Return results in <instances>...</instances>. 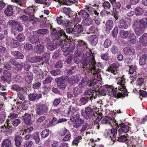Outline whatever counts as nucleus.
<instances>
[{"label":"nucleus","instance_id":"nucleus-48","mask_svg":"<svg viewBox=\"0 0 147 147\" xmlns=\"http://www.w3.org/2000/svg\"><path fill=\"white\" fill-rule=\"evenodd\" d=\"M92 22V21L90 18L85 19L83 20L84 24L86 26L90 25Z\"/></svg>","mask_w":147,"mask_h":147},{"label":"nucleus","instance_id":"nucleus-34","mask_svg":"<svg viewBox=\"0 0 147 147\" xmlns=\"http://www.w3.org/2000/svg\"><path fill=\"white\" fill-rule=\"evenodd\" d=\"M76 111V108L74 107L73 105H72L69 106L68 109L67 113V114H72V115Z\"/></svg>","mask_w":147,"mask_h":147},{"label":"nucleus","instance_id":"nucleus-32","mask_svg":"<svg viewBox=\"0 0 147 147\" xmlns=\"http://www.w3.org/2000/svg\"><path fill=\"white\" fill-rule=\"evenodd\" d=\"M11 89L14 91H16L18 92L20 91L23 92L24 90L23 88H22L20 86L16 84H14L12 85Z\"/></svg>","mask_w":147,"mask_h":147},{"label":"nucleus","instance_id":"nucleus-38","mask_svg":"<svg viewBox=\"0 0 147 147\" xmlns=\"http://www.w3.org/2000/svg\"><path fill=\"white\" fill-rule=\"evenodd\" d=\"M100 89H98V87H97L96 88H94V89L92 90V94H94V95L92 96L91 95V98H95L97 97V92H98L99 94H100Z\"/></svg>","mask_w":147,"mask_h":147},{"label":"nucleus","instance_id":"nucleus-4","mask_svg":"<svg viewBox=\"0 0 147 147\" xmlns=\"http://www.w3.org/2000/svg\"><path fill=\"white\" fill-rule=\"evenodd\" d=\"M133 27L136 34L140 36L147 27V18H144L138 21L134 22Z\"/></svg>","mask_w":147,"mask_h":147},{"label":"nucleus","instance_id":"nucleus-56","mask_svg":"<svg viewBox=\"0 0 147 147\" xmlns=\"http://www.w3.org/2000/svg\"><path fill=\"white\" fill-rule=\"evenodd\" d=\"M110 51L111 52L114 54H116L118 52V49L117 47L115 45L112 46L111 48Z\"/></svg>","mask_w":147,"mask_h":147},{"label":"nucleus","instance_id":"nucleus-9","mask_svg":"<svg viewBox=\"0 0 147 147\" xmlns=\"http://www.w3.org/2000/svg\"><path fill=\"white\" fill-rule=\"evenodd\" d=\"M82 115L87 119L92 118L95 117V115L94 114V112L89 107H88L85 108V112L82 110L81 111Z\"/></svg>","mask_w":147,"mask_h":147},{"label":"nucleus","instance_id":"nucleus-47","mask_svg":"<svg viewBox=\"0 0 147 147\" xmlns=\"http://www.w3.org/2000/svg\"><path fill=\"white\" fill-rule=\"evenodd\" d=\"M147 57L144 56L142 55L139 59V63L140 65H143L145 64Z\"/></svg>","mask_w":147,"mask_h":147},{"label":"nucleus","instance_id":"nucleus-3","mask_svg":"<svg viewBox=\"0 0 147 147\" xmlns=\"http://www.w3.org/2000/svg\"><path fill=\"white\" fill-rule=\"evenodd\" d=\"M53 33L55 35H57L59 38L60 37L65 38L64 40H62L59 42V45H61L64 42L65 43L63 44L61 47V49L63 52V54L65 56H67L70 53V49L69 48L70 46V44L69 43L66 42L65 39L67 38L68 36H67L64 32L62 30H58V33L56 29H54L53 31Z\"/></svg>","mask_w":147,"mask_h":147},{"label":"nucleus","instance_id":"nucleus-52","mask_svg":"<svg viewBox=\"0 0 147 147\" xmlns=\"http://www.w3.org/2000/svg\"><path fill=\"white\" fill-rule=\"evenodd\" d=\"M49 133V129H44L41 133V135L42 137L45 138L48 136Z\"/></svg>","mask_w":147,"mask_h":147},{"label":"nucleus","instance_id":"nucleus-7","mask_svg":"<svg viewBox=\"0 0 147 147\" xmlns=\"http://www.w3.org/2000/svg\"><path fill=\"white\" fill-rule=\"evenodd\" d=\"M103 123L108 124L112 127L115 126L116 127H119V125L121 124V121L118 122L113 118L109 117H105L102 120Z\"/></svg>","mask_w":147,"mask_h":147},{"label":"nucleus","instance_id":"nucleus-21","mask_svg":"<svg viewBox=\"0 0 147 147\" xmlns=\"http://www.w3.org/2000/svg\"><path fill=\"white\" fill-rule=\"evenodd\" d=\"M113 22L112 20H109L107 21L105 24V27L107 31H110L113 28Z\"/></svg>","mask_w":147,"mask_h":147},{"label":"nucleus","instance_id":"nucleus-24","mask_svg":"<svg viewBox=\"0 0 147 147\" xmlns=\"http://www.w3.org/2000/svg\"><path fill=\"white\" fill-rule=\"evenodd\" d=\"M67 77L65 76H62L60 78L56 79L57 84L60 83L61 84H66L67 80Z\"/></svg>","mask_w":147,"mask_h":147},{"label":"nucleus","instance_id":"nucleus-44","mask_svg":"<svg viewBox=\"0 0 147 147\" xmlns=\"http://www.w3.org/2000/svg\"><path fill=\"white\" fill-rule=\"evenodd\" d=\"M31 16L29 17H28L29 18V19L28 20V21L30 22L32 21L33 24H36L37 22L38 21V19L37 18H35L34 15L33 14L31 15Z\"/></svg>","mask_w":147,"mask_h":147},{"label":"nucleus","instance_id":"nucleus-55","mask_svg":"<svg viewBox=\"0 0 147 147\" xmlns=\"http://www.w3.org/2000/svg\"><path fill=\"white\" fill-rule=\"evenodd\" d=\"M76 1V0H63L62 4L71 5Z\"/></svg>","mask_w":147,"mask_h":147},{"label":"nucleus","instance_id":"nucleus-14","mask_svg":"<svg viewBox=\"0 0 147 147\" xmlns=\"http://www.w3.org/2000/svg\"><path fill=\"white\" fill-rule=\"evenodd\" d=\"M6 45H11L15 47H16L19 45V43L18 41L15 39H11L9 38L6 39Z\"/></svg>","mask_w":147,"mask_h":147},{"label":"nucleus","instance_id":"nucleus-58","mask_svg":"<svg viewBox=\"0 0 147 147\" xmlns=\"http://www.w3.org/2000/svg\"><path fill=\"white\" fill-rule=\"evenodd\" d=\"M111 44L112 42L110 40L106 39L104 42V46L105 48H107L111 45Z\"/></svg>","mask_w":147,"mask_h":147},{"label":"nucleus","instance_id":"nucleus-29","mask_svg":"<svg viewBox=\"0 0 147 147\" xmlns=\"http://www.w3.org/2000/svg\"><path fill=\"white\" fill-rule=\"evenodd\" d=\"M73 30L76 34V33L77 34L79 33L83 30L82 27L80 24L75 25L73 28Z\"/></svg>","mask_w":147,"mask_h":147},{"label":"nucleus","instance_id":"nucleus-5","mask_svg":"<svg viewBox=\"0 0 147 147\" xmlns=\"http://www.w3.org/2000/svg\"><path fill=\"white\" fill-rule=\"evenodd\" d=\"M120 135L118 136L117 130L115 128L109 130L107 134L108 137H109L113 141L118 140L120 142H123L126 140L127 138L125 136H120Z\"/></svg>","mask_w":147,"mask_h":147},{"label":"nucleus","instance_id":"nucleus-37","mask_svg":"<svg viewBox=\"0 0 147 147\" xmlns=\"http://www.w3.org/2000/svg\"><path fill=\"white\" fill-rule=\"evenodd\" d=\"M56 43H54V42L52 41L47 44V47L48 49L51 51H53L56 48Z\"/></svg>","mask_w":147,"mask_h":147},{"label":"nucleus","instance_id":"nucleus-43","mask_svg":"<svg viewBox=\"0 0 147 147\" xmlns=\"http://www.w3.org/2000/svg\"><path fill=\"white\" fill-rule=\"evenodd\" d=\"M120 34V37L123 38H126L129 35L128 31L125 30H121Z\"/></svg>","mask_w":147,"mask_h":147},{"label":"nucleus","instance_id":"nucleus-64","mask_svg":"<svg viewBox=\"0 0 147 147\" xmlns=\"http://www.w3.org/2000/svg\"><path fill=\"white\" fill-rule=\"evenodd\" d=\"M91 141L89 142L88 145L91 147H103V146L102 145H99L98 146H97L95 147L96 145L95 142H96V141L94 142V141Z\"/></svg>","mask_w":147,"mask_h":147},{"label":"nucleus","instance_id":"nucleus-8","mask_svg":"<svg viewBox=\"0 0 147 147\" xmlns=\"http://www.w3.org/2000/svg\"><path fill=\"white\" fill-rule=\"evenodd\" d=\"M103 123L108 124L112 127L115 126L116 127H119V125L121 124V121L118 122L113 118L109 117H105L102 120Z\"/></svg>","mask_w":147,"mask_h":147},{"label":"nucleus","instance_id":"nucleus-49","mask_svg":"<svg viewBox=\"0 0 147 147\" xmlns=\"http://www.w3.org/2000/svg\"><path fill=\"white\" fill-rule=\"evenodd\" d=\"M30 40L32 43L35 44L36 41H40L38 38L34 36H30Z\"/></svg>","mask_w":147,"mask_h":147},{"label":"nucleus","instance_id":"nucleus-59","mask_svg":"<svg viewBox=\"0 0 147 147\" xmlns=\"http://www.w3.org/2000/svg\"><path fill=\"white\" fill-rule=\"evenodd\" d=\"M6 116L5 112H3L0 114V123H2L4 122L5 120Z\"/></svg>","mask_w":147,"mask_h":147},{"label":"nucleus","instance_id":"nucleus-40","mask_svg":"<svg viewBox=\"0 0 147 147\" xmlns=\"http://www.w3.org/2000/svg\"><path fill=\"white\" fill-rule=\"evenodd\" d=\"M102 6L105 10L109 9L111 7L110 3L108 1H105L102 4Z\"/></svg>","mask_w":147,"mask_h":147},{"label":"nucleus","instance_id":"nucleus-10","mask_svg":"<svg viewBox=\"0 0 147 147\" xmlns=\"http://www.w3.org/2000/svg\"><path fill=\"white\" fill-rule=\"evenodd\" d=\"M48 107L45 105H40L37 106L36 110V113L40 115L45 113L47 111Z\"/></svg>","mask_w":147,"mask_h":147},{"label":"nucleus","instance_id":"nucleus-62","mask_svg":"<svg viewBox=\"0 0 147 147\" xmlns=\"http://www.w3.org/2000/svg\"><path fill=\"white\" fill-rule=\"evenodd\" d=\"M61 70L60 69H56L51 71H50V73L53 75L56 76L59 74L61 73Z\"/></svg>","mask_w":147,"mask_h":147},{"label":"nucleus","instance_id":"nucleus-35","mask_svg":"<svg viewBox=\"0 0 147 147\" xmlns=\"http://www.w3.org/2000/svg\"><path fill=\"white\" fill-rule=\"evenodd\" d=\"M135 12L136 14L138 16L142 15L143 13L144 10L142 9L140 7H137L135 9Z\"/></svg>","mask_w":147,"mask_h":147},{"label":"nucleus","instance_id":"nucleus-17","mask_svg":"<svg viewBox=\"0 0 147 147\" xmlns=\"http://www.w3.org/2000/svg\"><path fill=\"white\" fill-rule=\"evenodd\" d=\"M139 41L143 45L147 46V33H145L141 36Z\"/></svg>","mask_w":147,"mask_h":147},{"label":"nucleus","instance_id":"nucleus-42","mask_svg":"<svg viewBox=\"0 0 147 147\" xmlns=\"http://www.w3.org/2000/svg\"><path fill=\"white\" fill-rule=\"evenodd\" d=\"M82 139V138L81 136H79L73 140L72 142V145L73 146H77L78 143L80 142V140H81Z\"/></svg>","mask_w":147,"mask_h":147},{"label":"nucleus","instance_id":"nucleus-26","mask_svg":"<svg viewBox=\"0 0 147 147\" xmlns=\"http://www.w3.org/2000/svg\"><path fill=\"white\" fill-rule=\"evenodd\" d=\"M128 40L131 43L135 44L136 43V36L134 33H130L129 35Z\"/></svg>","mask_w":147,"mask_h":147},{"label":"nucleus","instance_id":"nucleus-33","mask_svg":"<svg viewBox=\"0 0 147 147\" xmlns=\"http://www.w3.org/2000/svg\"><path fill=\"white\" fill-rule=\"evenodd\" d=\"M78 15L80 16V17H81L83 18H88L89 17V14L88 13L84 10H81L78 13Z\"/></svg>","mask_w":147,"mask_h":147},{"label":"nucleus","instance_id":"nucleus-20","mask_svg":"<svg viewBox=\"0 0 147 147\" xmlns=\"http://www.w3.org/2000/svg\"><path fill=\"white\" fill-rule=\"evenodd\" d=\"M40 94H30L28 95L29 99L30 101H34L41 97Z\"/></svg>","mask_w":147,"mask_h":147},{"label":"nucleus","instance_id":"nucleus-12","mask_svg":"<svg viewBox=\"0 0 147 147\" xmlns=\"http://www.w3.org/2000/svg\"><path fill=\"white\" fill-rule=\"evenodd\" d=\"M119 66V65L117 63H113L108 68L107 70L113 74H116L117 73V69Z\"/></svg>","mask_w":147,"mask_h":147},{"label":"nucleus","instance_id":"nucleus-28","mask_svg":"<svg viewBox=\"0 0 147 147\" xmlns=\"http://www.w3.org/2000/svg\"><path fill=\"white\" fill-rule=\"evenodd\" d=\"M23 119L26 124H29L31 122V117L30 114L26 113L23 117Z\"/></svg>","mask_w":147,"mask_h":147},{"label":"nucleus","instance_id":"nucleus-6","mask_svg":"<svg viewBox=\"0 0 147 147\" xmlns=\"http://www.w3.org/2000/svg\"><path fill=\"white\" fill-rule=\"evenodd\" d=\"M71 121L73 123V126L76 128H78L84 123V120L80 117L79 115L76 114L75 116H71L70 119Z\"/></svg>","mask_w":147,"mask_h":147},{"label":"nucleus","instance_id":"nucleus-25","mask_svg":"<svg viewBox=\"0 0 147 147\" xmlns=\"http://www.w3.org/2000/svg\"><path fill=\"white\" fill-rule=\"evenodd\" d=\"M89 125L88 123H85L82 127V128L80 130V132L83 135H86L88 134H90V132L89 131H86V130L88 128V127Z\"/></svg>","mask_w":147,"mask_h":147},{"label":"nucleus","instance_id":"nucleus-41","mask_svg":"<svg viewBox=\"0 0 147 147\" xmlns=\"http://www.w3.org/2000/svg\"><path fill=\"white\" fill-rule=\"evenodd\" d=\"M69 131L66 128L64 127L61 129L59 132V134L61 136H63Z\"/></svg>","mask_w":147,"mask_h":147},{"label":"nucleus","instance_id":"nucleus-46","mask_svg":"<svg viewBox=\"0 0 147 147\" xmlns=\"http://www.w3.org/2000/svg\"><path fill=\"white\" fill-rule=\"evenodd\" d=\"M144 78H138L137 81V86H138L139 87L143 86L144 85Z\"/></svg>","mask_w":147,"mask_h":147},{"label":"nucleus","instance_id":"nucleus-53","mask_svg":"<svg viewBox=\"0 0 147 147\" xmlns=\"http://www.w3.org/2000/svg\"><path fill=\"white\" fill-rule=\"evenodd\" d=\"M26 37L23 34H19L17 37V40L20 42L24 41Z\"/></svg>","mask_w":147,"mask_h":147},{"label":"nucleus","instance_id":"nucleus-51","mask_svg":"<svg viewBox=\"0 0 147 147\" xmlns=\"http://www.w3.org/2000/svg\"><path fill=\"white\" fill-rule=\"evenodd\" d=\"M37 33L40 34L45 35L48 34L49 31L47 29H39L37 30Z\"/></svg>","mask_w":147,"mask_h":147},{"label":"nucleus","instance_id":"nucleus-50","mask_svg":"<svg viewBox=\"0 0 147 147\" xmlns=\"http://www.w3.org/2000/svg\"><path fill=\"white\" fill-rule=\"evenodd\" d=\"M98 82V80L96 78L92 79L90 82L87 83V85L88 86H91L95 85Z\"/></svg>","mask_w":147,"mask_h":147},{"label":"nucleus","instance_id":"nucleus-1","mask_svg":"<svg viewBox=\"0 0 147 147\" xmlns=\"http://www.w3.org/2000/svg\"><path fill=\"white\" fill-rule=\"evenodd\" d=\"M117 82V84L119 85L118 88H115L114 90V87L110 85H106V91L109 93V94H112L117 98L125 97V95L127 93V91L125 86V79L121 77H119L116 78Z\"/></svg>","mask_w":147,"mask_h":147},{"label":"nucleus","instance_id":"nucleus-39","mask_svg":"<svg viewBox=\"0 0 147 147\" xmlns=\"http://www.w3.org/2000/svg\"><path fill=\"white\" fill-rule=\"evenodd\" d=\"M119 27L127 29L128 25L124 20L121 19L119 22Z\"/></svg>","mask_w":147,"mask_h":147},{"label":"nucleus","instance_id":"nucleus-15","mask_svg":"<svg viewBox=\"0 0 147 147\" xmlns=\"http://www.w3.org/2000/svg\"><path fill=\"white\" fill-rule=\"evenodd\" d=\"M121 127V129H119L118 130L119 134L121 135L124 133H127L129 129V127L127 125H124L123 123L121 122V124L119 125Z\"/></svg>","mask_w":147,"mask_h":147},{"label":"nucleus","instance_id":"nucleus-27","mask_svg":"<svg viewBox=\"0 0 147 147\" xmlns=\"http://www.w3.org/2000/svg\"><path fill=\"white\" fill-rule=\"evenodd\" d=\"M4 13L7 16H10L12 15L13 13L12 7L10 6H7L4 11Z\"/></svg>","mask_w":147,"mask_h":147},{"label":"nucleus","instance_id":"nucleus-63","mask_svg":"<svg viewBox=\"0 0 147 147\" xmlns=\"http://www.w3.org/2000/svg\"><path fill=\"white\" fill-rule=\"evenodd\" d=\"M24 48L26 50H31L32 49L33 47L31 44L27 43L24 45Z\"/></svg>","mask_w":147,"mask_h":147},{"label":"nucleus","instance_id":"nucleus-23","mask_svg":"<svg viewBox=\"0 0 147 147\" xmlns=\"http://www.w3.org/2000/svg\"><path fill=\"white\" fill-rule=\"evenodd\" d=\"M90 97L85 96L82 97L79 101L78 103V105L81 106L82 105H84L87 102Z\"/></svg>","mask_w":147,"mask_h":147},{"label":"nucleus","instance_id":"nucleus-22","mask_svg":"<svg viewBox=\"0 0 147 147\" xmlns=\"http://www.w3.org/2000/svg\"><path fill=\"white\" fill-rule=\"evenodd\" d=\"M68 79V82L71 84L77 82L80 80L78 77L77 76H71Z\"/></svg>","mask_w":147,"mask_h":147},{"label":"nucleus","instance_id":"nucleus-18","mask_svg":"<svg viewBox=\"0 0 147 147\" xmlns=\"http://www.w3.org/2000/svg\"><path fill=\"white\" fill-rule=\"evenodd\" d=\"M88 38L89 41L92 45H95L98 42V38L95 35L90 36L88 37Z\"/></svg>","mask_w":147,"mask_h":147},{"label":"nucleus","instance_id":"nucleus-11","mask_svg":"<svg viewBox=\"0 0 147 147\" xmlns=\"http://www.w3.org/2000/svg\"><path fill=\"white\" fill-rule=\"evenodd\" d=\"M35 48L37 52L39 53H42L45 50V47L41 41H37L35 42Z\"/></svg>","mask_w":147,"mask_h":147},{"label":"nucleus","instance_id":"nucleus-60","mask_svg":"<svg viewBox=\"0 0 147 147\" xmlns=\"http://www.w3.org/2000/svg\"><path fill=\"white\" fill-rule=\"evenodd\" d=\"M20 123V120L18 119H14L12 121V124L15 127L18 126Z\"/></svg>","mask_w":147,"mask_h":147},{"label":"nucleus","instance_id":"nucleus-31","mask_svg":"<svg viewBox=\"0 0 147 147\" xmlns=\"http://www.w3.org/2000/svg\"><path fill=\"white\" fill-rule=\"evenodd\" d=\"M14 140L16 146L18 147L20 146L22 140V137L19 136H17L15 138Z\"/></svg>","mask_w":147,"mask_h":147},{"label":"nucleus","instance_id":"nucleus-54","mask_svg":"<svg viewBox=\"0 0 147 147\" xmlns=\"http://www.w3.org/2000/svg\"><path fill=\"white\" fill-rule=\"evenodd\" d=\"M67 134L65 136L62 140L64 142H66L70 140L71 138V134L69 132H67Z\"/></svg>","mask_w":147,"mask_h":147},{"label":"nucleus","instance_id":"nucleus-57","mask_svg":"<svg viewBox=\"0 0 147 147\" xmlns=\"http://www.w3.org/2000/svg\"><path fill=\"white\" fill-rule=\"evenodd\" d=\"M34 139L36 144H38L40 141L39 134L38 133H35L34 134Z\"/></svg>","mask_w":147,"mask_h":147},{"label":"nucleus","instance_id":"nucleus-13","mask_svg":"<svg viewBox=\"0 0 147 147\" xmlns=\"http://www.w3.org/2000/svg\"><path fill=\"white\" fill-rule=\"evenodd\" d=\"M3 75L1 76V78L4 81L7 82L10 81L11 79V76L10 71L7 70H5L3 71Z\"/></svg>","mask_w":147,"mask_h":147},{"label":"nucleus","instance_id":"nucleus-61","mask_svg":"<svg viewBox=\"0 0 147 147\" xmlns=\"http://www.w3.org/2000/svg\"><path fill=\"white\" fill-rule=\"evenodd\" d=\"M52 78L51 76H48L43 81L42 83L43 84L51 83L52 82Z\"/></svg>","mask_w":147,"mask_h":147},{"label":"nucleus","instance_id":"nucleus-30","mask_svg":"<svg viewBox=\"0 0 147 147\" xmlns=\"http://www.w3.org/2000/svg\"><path fill=\"white\" fill-rule=\"evenodd\" d=\"M11 53L15 58L18 59H22L24 57L21 53L18 51L12 52Z\"/></svg>","mask_w":147,"mask_h":147},{"label":"nucleus","instance_id":"nucleus-2","mask_svg":"<svg viewBox=\"0 0 147 147\" xmlns=\"http://www.w3.org/2000/svg\"><path fill=\"white\" fill-rule=\"evenodd\" d=\"M82 63L85 66H86L87 73L90 72L93 75H95L94 77L98 76L97 74L100 71V69L98 68H96V67H100L101 66V63L98 62L97 63L95 61L93 55H90L87 57V59H84L82 62Z\"/></svg>","mask_w":147,"mask_h":147},{"label":"nucleus","instance_id":"nucleus-16","mask_svg":"<svg viewBox=\"0 0 147 147\" xmlns=\"http://www.w3.org/2000/svg\"><path fill=\"white\" fill-rule=\"evenodd\" d=\"M36 10V7L35 6H32L28 7L25 10L24 12L30 15L34 14V12H35Z\"/></svg>","mask_w":147,"mask_h":147},{"label":"nucleus","instance_id":"nucleus-36","mask_svg":"<svg viewBox=\"0 0 147 147\" xmlns=\"http://www.w3.org/2000/svg\"><path fill=\"white\" fill-rule=\"evenodd\" d=\"M11 144L10 140L5 139L3 142L1 147H11Z\"/></svg>","mask_w":147,"mask_h":147},{"label":"nucleus","instance_id":"nucleus-19","mask_svg":"<svg viewBox=\"0 0 147 147\" xmlns=\"http://www.w3.org/2000/svg\"><path fill=\"white\" fill-rule=\"evenodd\" d=\"M124 52L126 55H133L134 54L135 51L134 49L133 48L126 47L124 49Z\"/></svg>","mask_w":147,"mask_h":147},{"label":"nucleus","instance_id":"nucleus-45","mask_svg":"<svg viewBox=\"0 0 147 147\" xmlns=\"http://www.w3.org/2000/svg\"><path fill=\"white\" fill-rule=\"evenodd\" d=\"M86 78H84L79 84L78 86L80 88H84L86 85L87 84V81L86 80Z\"/></svg>","mask_w":147,"mask_h":147}]
</instances>
